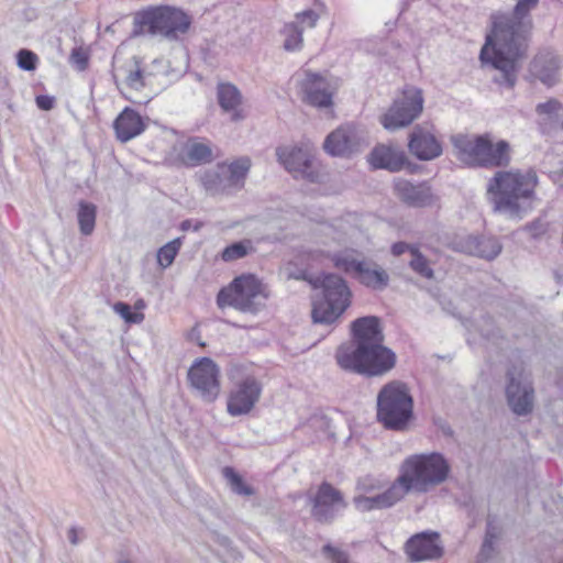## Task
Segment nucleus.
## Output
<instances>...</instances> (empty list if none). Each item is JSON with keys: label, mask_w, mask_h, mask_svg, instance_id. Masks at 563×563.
<instances>
[{"label": "nucleus", "mask_w": 563, "mask_h": 563, "mask_svg": "<svg viewBox=\"0 0 563 563\" xmlns=\"http://www.w3.org/2000/svg\"><path fill=\"white\" fill-rule=\"evenodd\" d=\"M489 134L465 135L457 134L452 137V144L457 151L459 158L468 166L479 167L484 158Z\"/></svg>", "instance_id": "4be33fe9"}, {"label": "nucleus", "mask_w": 563, "mask_h": 563, "mask_svg": "<svg viewBox=\"0 0 563 563\" xmlns=\"http://www.w3.org/2000/svg\"><path fill=\"white\" fill-rule=\"evenodd\" d=\"M495 542L493 540L484 539L479 553H478V560L479 562L484 563L489 561L495 553Z\"/></svg>", "instance_id": "a18cd8bd"}, {"label": "nucleus", "mask_w": 563, "mask_h": 563, "mask_svg": "<svg viewBox=\"0 0 563 563\" xmlns=\"http://www.w3.org/2000/svg\"><path fill=\"white\" fill-rule=\"evenodd\" d=\"M451 472L449 461L443 454L432 452L408 456L400 466L399 483L408 493H428L444 483Z\"/></svg>", "instance_id": "20e7f679"}, {"label": "nucleus", "mask_w": 563, "mask_h": 563, "mask_svg": "<svg viewBox=\"0 0 563 563\" xmlns=\"http://www.w3.org/2000/svg\"><path fill=\"white\" fill-rule=\"evenodd\" d=\"M311 516L320 523H331L338 512L346 507L342 493L328 482H322L317 493L309 497Z\"/></svg>", "instance_id": "4468645a"}, {"label": "nucleus", "mask_w": 563, "mask_h": 563, "mask_svg": "<svg viewBox=\"0 0 563 563\" xmlns=\"http://www.w3.org/2000/svg\"><path fill=\"white\" fill-rule=\"evenodd\" d=\"M135 69H129L125 76L126 85L135 90H140L145 86L144 74L140 67V62L136 57L133 58Z\"/></svg>", "instance_id": "ea45409f"}, {"label": "nucleus", "mask_w": 563, "mask_h": 563, "mask_svg": "<svg viewBox=\"0 0 563 563\" xmlns=\"http://www.w3.org/2000/svg\"><path fill=\"white\" fill-rule=\"evenodd\" d=\"M368 162L374 169H386L396 173L407 165L408 159L404 151L380 144L372 150Z\"/></svg>", "instance_id": "a878e982"}, {"label": "nucleus", "mask_w": 563, "mask_h": 563, "mask_svg": "<svg viewBox=\"0 0 563 563\" xmlns=\"http://www.w3.org/2000/svg\"><path fill=\"white\" fill-rule=\"evenodd\" d=\"M409 267L423 278H434V271L431 268L429 260L420 252L419 247L411 251Z\"/></svg>", "instance_id": "f704fd0d"}, {"label": "nucleus", "mask_w": 563, "mask_h": 563, "mask_svg": "<svg viewBox=\"0 0 563 563\" xmlns=\"http://www.w3.org/2000/svg\"><path fill=\"white\" fill-rule=\"evenodd\" d=\"M413 249H418V246L408 244L406 242H396L391 245V254L394 256H400L406 252H409L411 254V251Z\"/></svg>", "instance_id": "de8ad7c7"}, {"label": "nucleus", "mask_w": 563, "mask_h": 563, "mask_svg": "<svg viewBox=\"0 0 563 563\" xmlns=\"http://www.w3.org/2000/svg\"><path fill=\"white\" fill-rule=\"evenodd\" d=\"M353 503L360 511H369L373 510V504L371 501V498L367 496H356L353 499Z\"/></svg>", "instance_id": "09e8293b"}, {"label": "nucleus", "mask_w": 563, "mask_h": 563, "mask_svg": "<svg viewBox=\"0 0 563 563\" xmlns=\"http://www.w3.org/2000/svg\"><path fill=\"white\" fill-rule=\"evenodd\" d=\"M408 148L420 161H432L442 154L441 143L421 125H416L409 134Z\"/></svg>", "instance_id": "5701e85b"}, {"label": "nucleus", "mask_w": 563, "mask_h": 563, "mask_svg": "<svg viewBox=\"0 0 563 563\" xmlns=\"http://www.w3.org/2000/svg\"><path fill=\"white\" fill-rule=\"evenodd\" d=\"M252 252H254L253 243L251 240L245 239L225 246L222 250L220 257L223 262L230 263L244 258Z\"/></svg>", "instance_id": "72a5a7b5"}, {"label": "nucleus", "mask_w": 563, "mask_h": 563, "mask_svg": "<svg viewBox=\"0 0 563 563\" xmlns=\"http://www.w3.org/2000/svg\"><path fill=\"white\" fill-rule=\"evenodd\" d=\"M37 60H38L37 55L30 49L22 48L16 53V64H18L19 68H21L23 70H26V71L34 70L37 65Z\"/></svg>", "instance_id": "58836bf2"}, {"label": "nucleus", "mask_w": 563, "mask_h": 563, "mask_svg": "<svg viewBox=\"0 0 563 563\" xmlns=\"http://www.w3.org/2000/svg\"><path fill=\"white\" fill-rule=\"evenodd\" d=\"M251 168V159L242 156L230 164H218L206 170L200 180L205 190L211 196H231L244 187Z\"/></svg>", "instance_id": "9d476101"}, {"label": "nucleus", "mask_w": 563, "mask_h": 563, "mask_svg": "<svg viewBox=\"0 0 563 563\" xmlns=\"http://www.w3.org/2000/svg\"><path fill=\"white\" fill-rule=\"evenodd\" d=\"M181 230H188L190 228V220H185L180 224Z\"/></svg>", "instance_id": "5fc2aeb1"}, {"label": "nucleus", "mask_w": 563, "mask_h": 563, "mask_svg": "<svg viewBox=\"0 0 563 563\" xmlns=\"http://www.w3.org/2000/svg\"><path fill=\"white\" fill-rule=\"evenodd\" d=\"M97 208L93 203L87 201H80L77 220L79 224L80 233L84 235H90L95 230Z\"/></svg>", "instance_id": "473e14b6"}, {"label": "nucleus", "mask_w": 563, "mask_h": 563, "mask_svg": "<svg viewBox=\"0 0 563 563\" xmlns=\"http://www.w3.org/2000/svg\"><path fill=\"white\" fill-rule=\"evenodd\" d=\"M423 102L422 90L415 86H408L379 118V122L388 131L406 128L419 118L423 110Z\"/></svg>", "instance_id": "9b49d317"}, {"label": "nucleus", "mask_w": 563, "mask_h": 563, "mask_svg": "<svg viewBox=\"0 0 563 563\" xmlns=\"http://www.w3.org/2000/svg\"><path fill=\"white\" fill-rule=\"evenodd\" d=\"M540 0H518L511 12L490 14L492 33L481 49L482 63L490 64L498 74L494 81L511 89L517 82L521 62L527 57L532 37L531 12Z\"/></svg>", "instance_id": "f257e3e1"}, {"label": "nucleus", "mask_w": 563, "mask_h": 563, "mask_svg": "<svg viewBox=\"0 0 563 563\" xmlns=\"http://www.w3.org/2000/svg\"><path fill=\"white\" fill-rule=\"evenodd\" d=\"M36 106L44 111H49L54 108L55 100L53 97L41 95L35 99Z\"/></svg>", "instance_id": "8fccbe9b"}, {"label": "nucleus", "mask_w": 563, "mask_h": 563, "mask_svg": "<svg viewBox=\"0 0 563 563\" xmlns=\"http://www.w3.org/2000/svg\"><path fill=\"white\" fill-rule=\"evenodd\" d=\"M200 227H201V224H200V223H199V224H197V225L195 227V230H196V231H198V230L200 229Z\"/></svg>", "instance_id": "4d7b16f0"}, {"label": "nucleus", "mask_w": 563, "mask_h": 563, "mask_svg": "<svg viewBox=\"0 0 563 563\" xmlns=\"http://www.w3.org/2000/svg\"><path fill=\"white\" fill-rule=\"evenodd\" d=\"M526 230L530 232L533 238H537L547 231V223L542 220L537 219L526 225Z\"/></svg>", "instance_id": "49530a36"}, {"label": "nucleus", "mask_w": 563, "mask_h": 563, "mask_svg": "<svg viewBox=\"0 0 563 563\" xmlns=\"http://www.w3.org/2000/svg\"><path fill=\"white\" fill-rule=\"evenodd\" d=\"M352 340L335 352L338 365L366 377H379L396 365V354L384 345L385 335L376 316H365L351 323Z\"/></svg>", "instance_id": "f03ea898"}, {"label": "nucleus", "mask_w": 563, "mask_h": 563, "mask_svg": "<svg viewBox=\"0 0 563 563\" xmlns=\"http://www.w3.org/2000/svg\"><path fill=\"white\" fill-rule=\"evenodd\" d=\"M68 540L71 544L76 545L78 543V538H77V530L76 528H70L68 530Z\"/></svg>", "instance_id": "603ef678"}, {"label": "nucleus", "mask_w": 563, "mask_h": 563, "mask_svg": "<svg viewBox=\"0 0 563 563\" xmlns=\"http://www.w3.org/2000/svg\"><path fill=\"white\" fill-rule=\"evenodd\" d=\"M485 147L479 167H506L509 165L511 156L510 145L507 141L500 140L494 144L489 137Z\"/></svg>", "instance_id": "c756f323"}, {"label": "nucleus", "mask_w": 563, "mask_h": 563, "mask_svg": "<svg viewBox=\"0 0 563 563\" xmlns=\"http://www.w3.org/2000/svg\"><path fill=\"white\" fill-rule=\"evenodd\" d=\"M177 158L186 167L209 164L213 161L211 143L198 136H190L181 144Z\"/></svg>", "instance_id": "b1692460"}, {"label": "nucleus", "mask_w": 563, "mask_h": 563, "mask_svg": "<svg viewBox=\"0 0 563 563\" xmlns=\"http://www.w3.org/2000/svg\"><path fill=\"white\" fill-rule=\"evenodd\" d=\"M537 184L538 176L532 169L497 172L487 186L494 211L521 219L527 210L523 202L532 198Z\"/></svg>", "instance_id": "7ed1b4c3"}, {"label": "nucleus", "mask_w": 563, "mask_h": 563, "mask_svg": "<svg viewBox=\"0 0 563 563\" xmlns=\"http://www.w3.org/2000/svg\"><path fill=\"white\" fill-rule=\"evenodd\" d=\"M394 191L397 198L409 208H430L437 206L440 200L428 181L412 183L405 178H397L394 180Z\"/></svg>", "instance_id": "f3484780"}, {"label": "nucleus", "mask_w": 563, "mask_h": 563, "mask_svg": "<svg viewBox=\"0 0 563 563\" xmlns=\"http://www.w3.org/2000/svg\"><path fill=\"white\" fill-rule=\"evenodd\" d=\"M262 384L253 376H247L235 385L228 400V412L232 417L249 413L258 401Z\"/></svg>", "instance_id": "6ab92c4d"}, {"label": "nucleus", "mask_w": 563, "mask_h": 563, "mask_svg": "<svg viewBox=\"0 0 563 563\" xmlns=\"http://www.w3.org/2000/svg\"><path fill=\"white\" fill-rule=\"evenodd\" d=\"M113 129L117 139L126 143L145 130V123L135 110L126 107L114 120Z\"/></svg>", "instance_id": "bb28decb"}, {"label": "nucleus", "mask_w": 563, "mask_h": 563, "mask_svg": "<svg viewBox=\"0 0 563 563\" xmlns=\"http://www.w3.org/2000/svg\"><path fill=\"white\" fill-rule=\"evenodd\" d=\"M322 553L331 560L332 563H349L347 554L331 544H325L322 548Z\"/></svg>", "instance_id": "37998d69"}, {"label": "nucleus", "mask_w": 563, "mask_h": 563, "mask_svg": "<svg viewBox=\"0 0 563 563\" xmlns=\"http://www.w3.org/2000/svg\"><path fill=\"white\" fill-rule=\"evenodd\" d=\"M180 246H181L180 238H176V239L169 241L168 243H166L165 245H163L157 251V255H156L158 265L162 268L169 267L173 264L176 255L178 254Z\"/></svg>", "instance_id": "c9c22d12"}, {"label": "nucleus", "mask_w": 563, "mask_h": 563, "mask_svg": "<svg viewBox=\"0 0 563 563\" xmlns=\"http://www.w3.org/2000/svg\"><path fill=\"white\" fill-rule=\"evenodd\" d=\"M450 247L455 252L486 261L495 260L503 250L497 238L473 234L455 235L450 242Z\"/></svg>", "instance_id": "dca6fc26"}, {"label": "nucleus", "mask_w": 563, "mask_h": 563, "mask_svg": "<svg viewBox=\"0 0 563 563\" xmlns=\"http://www.w3.org/2000/svg\"><path fill=\"white\" fill-rule=\"evenodd\" d=\"M69 60L80 71L85 70L89 64V57L81 47L73 48Z\"/></svg>", "instance_id": "79ce46f5"}, {"label": "nucleus", "mask_w": 563, "mask_h": 563, "mask_svg": "<svg viewBox=\"0 0 563 563\" xmlns=\"http://www.w3.org/2000/svg\"><path fill=\"white\" fill-rule=\"evenodd\" d=\"M481 334L484 339L494 344H498L504 339L501 330L494 324L492 317L486 316L483 318V324L479 328Z\"/></svg>", "instance_id": "4c0bfd02"}, {"label": "nucleus", "mask_w": 563, "mask_h": 563, "mask_svg": "<svg viewBox=\"0 0 563 563\" xmlns=\"http://www.w3.org/2000/svg\"><path fill=\"white\" fill-rule=\"evenodd\" d=\"M135 20L151 35L167 40H177L186 34L192 23L188 13L173 5L151 7L140 12Z\"/></svg>", "instance_id": "6e6552de"}, {"label": "nucleus", "mask_w": 563, "mask_h": 563, "mask_svg": "<svg viewBox=\"0 0 563 563\" xmlns=\"http://www.w3.org/2000/svg\"><path fill=\"white\" fill-rule=\"evenodd\" d=\"M536 112L541 118L540 126L543 133L563 130V104L556 99L539 103Z\"/></svg>", "instance_id": "c85d7f7f"}, {"label": "nucleus", "mask_w": 563, "mask_h": 563, "mask_svg": "<svg viewBox=\"0 0 563 563\" xmlns=\"http://www.w3.org/2000/svg\"><path fill=\"white\" fill-rule=\"evenodd\" d=\"M506 400L517 416H527L534 407V388L532 380L521 366L511 365L506 373Z\"/></svg>", "instance_id": "f8f14e48"}, {"label": "nucleus", "mask_w": 563, "mask_h": 563, "mask_svg": "<svg viewBox=\"0 0 563 563\" xmlns=\"http://www.w3.org/2000/svg\"><path fill=\"white\" fill-rule=\"evenodd\" d=\"M118 563H132L130 560H120Z\"/></svg>", "instance_id": "6e6d98bb"}, {"label": "nucleus", "mask_w": 563, "mask_h": 563, "mask_svg": "<svg viewBox=\"0 0 563 563\" xmlns=\"http://www.w3.org/2000/svg\"><path fill=\"white\" fill-rule=\"evenodd\" d=\"M499 537L498 528L493 525L490 520L487 521L485 538L487 540L496 541Z\"/></svg>", "instance_id": "3c124183"}, {"label": "nucleus", "mask_w": 563, "mask_h": 563, "mask_svg": "<svg viewBox=\"0 0 563 563\" xmlns=\"http://www.w3.org/2000/svg\"><path fill=\"white\" fill-rule=\"evenodd\" d=\"M355 251L334 254L332 262L335 268L351 275L364 287L383 291L389 286L390 277L387 271L372 258L355 256Z\"/></svg>", "instance_id": "1a4fd4ad"}, {"label": "nucleus", "mask_w": 563, "mask_h": 563, "mask_svg": "<svg viewBox=\"0 0 563 563\" xmlns=\"http://www.w3.org/2000/svg\"><path fill=\"white\" fill-rule=\"evenodd\" d=\"M220 369L209 357L197 360L188 371V379L200 397L207 401H214L220 394Z\"/></svg>", "instance_id": "ddd939ff"}, {"label": "nucleus", "mask_w": 563, "mask_h": 563, "mask_svg": "<svg viewBox=\"0 0 563 563\" xmlns=\"http://www.w3.org/2000/svg\"><path fill=\"white\" fill-rule=\"evenodd\" d=\"M439 533L424 531L408 539L405 550L410 561L420 562L437 560L443 555V548L439 543Z\"/></svg>", "instance_id": "412c9836"}, {"label": "nucleus", "mask_w": 563, "mask_h": 563, "mask_svg": "<svg viewBox=\"0 0 563 563\" xmlns=\"http://www.w3.org/2000/svg\"><path fill=\"white\" fill-rule=\"evenodd\" d=\"M413 415V399L406 385L387 383L377 395V420L389 430H404Z\"/></svg>", "instance_id": "0eeeda50"}, {"label": "nucleus", "mask_w": 563, "mask_h": 563, "mask_svg": "<svg viewBox=\"0 0 563 563\" xmlns=\"http://www.w3.org/2000/svg\"><path fill=\"white\" fill-rule=\"evenodd\" d=\"M301 100L314 108L328 109L333 104V96L328 80L318 73L305 71V78L299 84Z\"/></svg>", "instance_id": "aec40b11"}, {"label": "nucleus", "mask_w": 563, "mask_h": 563, "mask_svg": "<svg viewBox=\"0 0 563 563\" xmlns=\"http://www.w3.org/2000/svg\"><path fill=\"white\" fill-rule=\"evenodd\" d=\"M555 180L561 187H563V168L558 173Z\"/></svg>", "instance_id": "864d4df0"}, {"label": "nucleus", "mask_w": 563, "mask_h": 563, "mask_svg": "<svg viewBox=\"0 0 563 563\" xmlns=\"http://www.w3.org/2000/svg\"><path fill=\"white\" fill-rule=\"evenodd\" d=\"M562 60L551 51L538 53L530 63V74L551 87L559 81Z\"/></svg>", "instance_id": "393cba45"}, {"label": "nucleus", "mask_w": 563, "mask_h": 563, "mask_svg": "<svg viewBox=\"0 0 563 563\" xmlns=\"http://www.w3.org/2000/svg\"><path fill=\"white\" fill-rule=\"evenodd\" d=\"M318 19H319V15L316 11L305 10V11L296 14L295 22H297L298 25H300V26L306 25L307 27L311 29V27L316 26Z\"/></svg>", "instance_id": "c03bdc74"}, {"label": "nucleus", "mask_w": 563, "mask_h": 563, "mask_svg": "<svg viewBox=\"0 0 563 563\" xmlns=\"http://www.w3.org/2000/svg\"><path fill=\"white\" fill-rule=\"evenodd\" d=\"M408 494L405 486L399 483V477L385 492L371 496L373 509H385L394 506Z\"/></svg>", "instance_id": "7c9ffc66"}, {"label": "nucleus", "mask_w": 563, "mask_h": 563, "mask_svg": "<svg viewBox=\"0 0 563 563\" xmlns=\"http://www.w3.org/2000/svg\"><path fill=\"white\" fill-rule=\"evenodd\" d=\"M113 310L118 313L125 322L137 323L143 320V314L133 312L131 306L123 301H118L113 305Z\"/></svg>", "instance_id": "a19ab883"}, {"label": "nucleus", "mask_w": 563, "mask_h": 563, "mask_svg": "<svg viewBox=\"0 0 563 563\" xmlns=\"http://www.w3.org/2000/svg\"><path fill=\"white\" fill-rule=\"evenodd\" d=\"M364 143L365 137L360 130L342 125L325 137L323 150L331 156L350 157L361 152Z\"/></svg>", "instance_id": "2eb2a0df"}, {"label": "nucleus", "mask_w": 563, "mask_h": 563, "mask_svg": "<svg viewBox=\"0 0 563 563\" xmlns=\"http://www.w3.org/2000/svg\"><path fill=\"white\" fill-rule=\"evenodd\" d=\"M242 93L239 88L231 82H219L217 85V100L221 110L231 114V120L239 122L244 119L240 109L242 104Z\"/></svg>", "instance_id": "cd10ccee"}, {"label": "nucleus", "mask_w": 563, "mask_h": 563, "mask_svg": "<svg viewBox=\"0 0 563 563\" xmlns=\"http://www.w3.org/2000/svg\"><path fill=\"white\" fill-rule=\"evenodd\" d=\"M222 473L235 494L243 496H252L254 494V489L243 481L242 476L233 467L225 466Z\"/></svg>", "instance_id": "e433bc0d"}, {"label": "nucleus", "mask_w": 563, "mask_h": 563, "mask_svg": "<svg viewBox=\"0 0 563 563\" xmlns=\"http://www.w3.org/2000/svg\"><path fill=\"white\" fill-rule=\"evenodd\" d=\"M305 26L298 25L297 22L286 23L282 30L284 35L283 47L287 52L300 51L303 46V33Z\"/></svg>", "instance_id": "2f4dec72"}, {"label": "nucleus", "mask_w": 563, "mask_h": 563, "mask_svg": "<svg viewBox=\"0 0 563 563\" xmlns=\"http://www.w3.org/2000/svg\"><path fill=\"white\" fill-rule=\"evenodd\" d=\"M312 286L319 290L312 299L313 323H334L351 305L352 292L346 280L336 274H322L313 280Z\"/></svg>", "instance_id": "39448f33"}, {"label": "nucleus", "mask_w": 563, "mask_h": 563, "mask_svg": "<svg viewBox=\"0 0 563 563\" xmlns=\"http://www.w3.org/2000/svg\"><path fill=\"white\" fill-rule=\"evenodd\" d=\"M276 155L295 178L306 179L310 183L319 181V173L313 168L312 155L307 148L299 146L278 147Z\"/></svg>", "instance_id": "a211bd4d"}, {"label": "nucleus", "mask_w": 563, "mask_h": 563, "mask_svg": "<svg viewBox=\"0 0 563 563\" xmlns=\"http://www.w3.org/2000/svg\"><path fill=\"white\" fill-rule=\"evenodd\" d=\"M267 298L268 292L261 279L253 274H242L219 290L216 302L219 309L229 307L255 316L265 308Z\"/></svg>", "instance_id": "423d86ee"}]
</instances>
